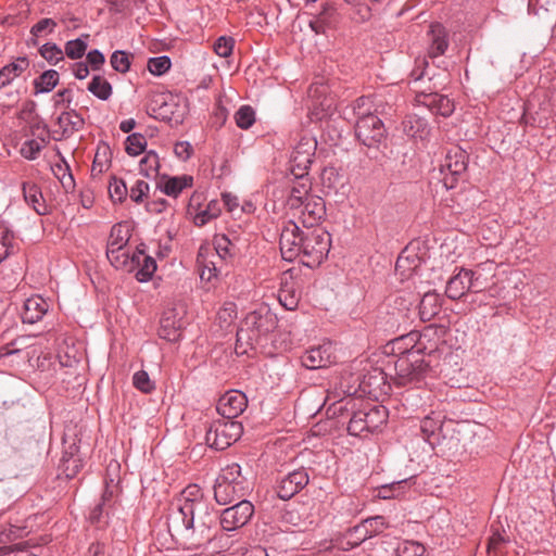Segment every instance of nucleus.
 I'll list each match as a JSON object with an SVG mask.
<instances>
[{"label": "nucleus", "mask_w": 556, "mask_h": 556, "mask_svg": "<svg viewBox=\"0 0 556 556\" xmlns=\"http://www.w3.org/2000/svg\"><path fill=\"white\" fill-rule=\"evenodd\" d=\"M215 516L207 504L186 506L185 513H169L167 528L172 538L188 548L203 545L212 538Z\"/></svg>", "instance_id": "1"}, {"label": "nucleus", "mask_w": 556, "mask_h": 556, "mask_svg": "<svg viewBox=\"0 0 556 556\" xmlns=\"http://www.w3.org/2000/svg\"><path fill=\"white\" fill-rule=\"evenodd\" d=\"M309 180H300L291 189L287 200L289 214L306 229H313L326 214L325 202L320 197L309 193Z\"/></svg>", "instance_id": "2"}, {"label": "nucleus", "mask_w": 556, "mask_h": 556, "mask_svg": "<svg viewBox=\"0 0 556 556\" xmlns=\"http://www.w3.org/2000/svg\"><path fill=\"white\" fill-rule=\"evenodd\" d=\"M276 326L277 316L267 306H261L250 312L238 329L237 351L241 350L240 353H245L247 349H243V346L253 348L262 338L271 332Z\"/></svg>", "instance_id": "3"}, {"label": "nucleus", "mask_w": 556, "mask_h": 556, "mask_svg": "<svg viewBox=\"0 0 556 556\" xmlns=\"http://www.w3.org/2000/svg\"><path fill=\"white\" fill-rule=\"evenodd\" d=\"M330 245V235L326 230L321 228L306 229L300 250L303 264L308 267L320 265L329 253Z\"/></svg>", "instance_id": "4"}, {"label": "nucleus", "mask_w": 556, "mask_h": 556, "mask_svg": "<svg viewBox=\"0 0 556 556\" xmlns=\"http://www.w3.org/2000/svg\"><path fill=\"white\" fill-rule=\"evenodd\" d=\"M242 426L233 420H217L206 430V443L216 450H225L236 442L242 434Z\"/></svg>", "instance_id": "5"}, {"label": "nucleus", "mask_w": 556, "mask_h": 556, "mask_svg": "<svg viewBox=\"0 0 556 556\" xmlns=\"http://www.w3.org/2000/svg\"><path fill=\"white\" fill-rule=\"evenodd\" d=\"M317 142L313 138L303 137L291 154V170L300 180H308L305 175L313 162Z\"/></svg>", "instance_id": "6"}, {"label": "nucleus", "mask_w": 556, "mask_h": 556, "mask_svg": "<svg viewBox=\"0 0 556 556\" xmlns=\"http://www.w3.org/2000/svg\"><path fill=\"white\" fill-rule=\"evenodd\" d=\"M468 156L465 150L459 147H453L446 151L445 157L440 165L442 174H450L451 178H443L446 188H453L457 177L467 169Z\"/></svg>", "instance_id": "7"}, {"label": "nucleus", "mask_w": 556, "mask_h": 556, "mask_svg": "<svg viewBox=\"0 0 556 556\" xmlns=\"http://www.w3.org/2000/svg\"><path fill=\"white\" fill-rule=\"evenodd\" d=\"M355 134L364 146L376 147L384 139L386 129L378 116L369 115L357 119Z\"/></svg>", "instance_id": "8"}, {"label": "nucleus", "mask_w": 556, "mask_h": 556, "mask_svg": "<svg viewBox=\"0 0 556 556\" xmlns=\"http://www.w3.org/2000/svg\"><path fill=\"white\" fill-rule=\"evenodd\" d=\"M387 527L388 525L382 516L367 518L353 529L349 530L346 534V544L351 547L357 546L367 539L380 534L384 529H387Z\"/></svg>", "instance_id": "9"}, {"label": "nucleus", "mask_w": 556, "mask_h": 556, "mask_svg": "<svg viewBox=\"0 0 556 556\" xmlns=\"http://www.w3.org/2000/svg\"><path fill=\"white\" fill-rule=\"evenodd\" d=\"M254 513V506L249 501H240L236 505L223 510L220 526L226 531L239 529L248 523Z\"/></svg>", "instance_id": "10"}, {"label": "nucleus", "mask_w": 556, "mask_h": 556, "mask_svg": "<svg viewBox=\"0 0 556 556\" xmlns=\"http://www.w3.org/2000/svg\"><path fill=\"white\" fill-rule=\"evenodd\" d=\"M128 242V233L123 225H115L111 230L108 242L106 255L110 262L116 267H123L128 264V254L124 248Z\"/></svg>", "instance_id": "11"}, {"label": "nucleus", "mask_w": 556, "mask_h": 556, "mask_svg": "<svg viewBox=\"0 0 556 556\" xmlns=\"http://www.w3.org/2000/svg\"><path fill=\"white\" fill-rule=\"evenodd\" d=\"M304 233L305 231H301L299 225L293 220H289L283 226L279 244L285 260L292 261L295 256L300 255Z\"/></svg>", "instance_id": "12"}, {"label": "nucleus", "mask_w": 556, "mask_h": 556, "mask_svg": "<svg viewBox=\"0 0 556 556\" xmlns=\"http://www.w3.org/2000/svg\"><path fill=\"white\" fill-rule=\"evenodd\" d=\"M223 261L217 258V253L211 245H201L197 257L200 278L205 281L216 278L222 270Z\"/></svg>", "instance_id": "13"}, {"label": "nucleus", "mask_w": 556, "mask_h": 556, "mask_svg": "<svg viewBox=\"0 0 556 556\" xmlns=\"http://www.w3.org/2000/svg\"><path fill=\"white\" fill-rule=\"evenodd\" d=\"M248 400L240 391L226 392L217 403V412L226 419L232 420L241 415L247 408Z\"/></svg>", "instance_id": "14"}, {"label": "nucleus", "mask_w": 556, "mask_h": 556, "mask_svg": "<svg viewBox=\"0 0 556 556\" xmlns=\"http://www.w3.org/2000/svg\"><path fill=\"white\" fill-rule=\"evenodd\" d=\"M301 362L308 369L327 367L334 362L333 346L331 343H324L311 348L302 355Z\"/></svg>", "instance_id": "15"}, {"label": "nucleus", "mask_w": 556, "mask_h": 556, "mask_svg": "<svg viewBox=\"0 0 556 556\" xmlns=\"http://www.w3.org/2000/svg\"><path fill=\"white\" fill-rule=\"evenodd\" d=\"M412 356H414V353L400 357L395 363L396 383L400 386H406L419 380L422 365L418 359L413 361Z\"/></svg>", "instance_id": "16"}, {"label": "nucleus", "mask_w": 556, "mask_h": 556, "mask_svg": "<svg viewBox=\"0 0 556 556\" xmlns=\"http://www.w3.org/2000/svg\"><path fill=\"white\" fill-rule=\"evenodd\" d=\"M182 326L184 323L179 317V312L176 308L167 309L161 318L159 334L164 340L178 341L181 337Z\"/></svg>", "instance_id": "17"}, {"label": "nucleus", "mask_w": 556, "mask_h": 556, "mask_svg": "<svg viewBox=\"0 0 556 556\" xmlns=\"http://www.w3.org/2000/svg\"><path fill=\"white\" fill-rule=\"evenodd\" d=\"M307 483V472L305 470H295L281 479L277 488V494L281 500H289L300 492Z\"/></svg>", "instance_id": "18"}, {"label": "nucleus", "mask_w": 556, "mask_h": 556, "mask_svg": "<svg viewBox=\"0 0 556 556\" xmlns=\"http://www.w3.org/2000/svg\"><path fill=\"white\" fill-rule=\"evenodd\" d=\"M416 101L427 106L431 112L442 115L450 116L454 111V103L445 96L439 93H418Z\"/></svg>", "instance_id": "19"}, {"label": "nucleus", "mask_w": 556, "mask_h": 556, "mask_svg": "<svg viewBox=\"0 0 556 556\" xmlns=\"http://www.w3.org/2000/svg\"><path fill=\"white\" fill-rule=\"evenodd\" d=\"M22 190L26 203L31 206L38 215L49 214V206L43 199L40 188L36 184L24 181L22 184Z\"/></svg>", "instance_id": "20"}, {"label": "nucleus", "mask_w": 556, "mask_h": 556, "mask_svg": "<svg viewBox=\"0 0 556 556\" xmlns=\"http://www.w3.org/2000/svg\"><path fill=\"white\" fill-rule=\"evenodd\" d=\"M49 309V304L41 296H31L24 303L22 319L27 324L40 320Z\"/></svg>", "instance_id": "21"}, {"label": "nucleus", "mask_w": 556, "mask_h": 556, "mask_svg": "<svg viewBox=\"0 0 556 556\" xmlns=\"http://www.w3.org/2000/svg\"><path fill=\"white\" fill-rule=\"evenodd\" d=\"M245 485H236L216 480L214 486V496L219 505H227L232 501L244 496Z\"/></svg>", "instance_id": "22"}, {"label": "nucleus", "mask_w": 556, "mask_h": 556, "mask_svg": "<svg viewBox=\"0 0 556 556\" xmlns=\"http://www.w3.org/2000/svg\"><path fill=\"white\" fill-rule=\"evenodd\" d=\"M428 35L431 41L428 51L429 56L437 58L439 55H442L448 46L447 34L445 28L439 23L432 24L430 26Z\"/></svg>", "instance_id": "23"}, {"label": "nucleus", "mask_w": 556, "mask_h": 556, "mask_svg": "<svg viewBox=\"0 0 556 556\" xmlns=\"http://www.w3.org/2000/svg\"><path fill=\"white\" fill-rule=\"evenodd\" d=\"M468 275L469 269H460L458 274L450 278L445 289V293L450 299L458 300L470 291Z\"/></svg>", "instance_id": "24"}, {"label": "nucleus", "mask_w": 556, "mask_h": 556, "mask_svg": "<svg viewBox=\"0 0 556 556\" xmlns=\"http://www.w3.org/2000/svg\"><path fill=\"white\" fill-rule=\"evenodd\" d=\"M130 262L139 267L136 273V277L139 281L149 280L156 269L154 258L147 255L143 251H137L134 253Z\"/></svg>", "instance_id": "25"}, {"label": "nucleus", "mask_w": 556, "mask_h": 556, "mask_svg": "<svg viewBox=\"0 0 556 556\" xmlns=\"http://www.w3.org/2000/svg\"><path fill=\"white\" fill-rule=\"evenodd\" d=\"M403 129L405 134L412 138H419L425 140L430 132L427 121L416 114L408 115L403 122Z\"/></svg>", "instance_id": "26"}, {"label": "nucleus", "mask_w": 556, "mask_h": 556, "mask_svg": "<svg viewBox=\"0 0 556 556\" xmlns=\"http://www.w3.org/2000/svg\"><path fill=\"white\" fill-rule=\"evenodd\" d=\"M192 182L193 178L191 176L184 175L164 178L159 187L165 194L176 198L184 189L190 188Z\"/></svg>", "instance_id": "27"}, {"label": "nucleus", "mask_w": 556, "mask_h": 556, "mask_svg": "<svg viewBox=\"0 0 556 556\" xmlns=\"http://www.w3.org/2000/svg\"><path fill=\"white\" fill-rule=\"evenodd\" d=\"M202 491L198 485H189L181 492L180 497L178 500V505L175 508H173L170 513H179L182 515L185 513L186 506H194L195 504H206L202 500Z\"/></svg>", "instance_id": "28"}, {"label": "nucleus", "mask_w": 556, "mask_h": 556, "mask_svg": "<svg viewBox=\"0 0 556 556\" xmlns=\"http://www.w3.org/2000/svg\"><path fill=\"white\" fill-rule=\"evenodd\" d=\"M29 63L27 59L21 58L16 62H13L0 71V88L8 86L13 79L21 76L24 73Z\"/></svg>", "instance_id": "29"}, {"label": "nucleus", "mask_w": 556, "mask_h": 556, "mask_svg": "<svg viewBox=\"0 0 556 556\" xmlns=\"http://www.w3.org/2000/svg\"><path fill=\"white\" fill-rule=\"evenodd\" d=\"M111 164V150L108 144H100L97 148L94 159L92 162L91 174L92 176L101 175L106 172Z\"/></svg>", "instance_id": "30"}, {"label": "nucleus", "mask_w": 556, "mask_h": 556, "mask_svg": "<svg viewBox=\"0 0 556 556\" xmlns=\"http://www.w3.org/2000/svg\"><path fill=\"white\" fill-rule=\"evenodd\" d=\"M362 412L371 432L378 430L387 420V409L384 406H370L362 409Z\"/></svg>", "instance_id": "31"}, {"label": "nucleus", "mask_w": 556, "mask_h": 556, "mask_svg": "<svg viewBox=\"0 0 556 556\" xmlns=\"http://www.w3.org/2000/svg\"><path fill=\"white\" fill-rule=\"evenodd\" d=\"M88 90L101 100H108L112 94L111 84L102 76H94L88 85Z\"/></svg>", "instance_id": "32"}, {"label": "nucleus", "mask_w": 556, "mask_h": 556, "mask_svg": "<svg viewBox=\"0 0 556 556\" xmlns=\"http://www.w3.org/2000/svg\"><path fill=\"white\" fill-rule=\"evenodd\" d=\"M160 167L159 156L154 151L144 154L139 163V170L146 177H152L157 174Z\"/></svg>", "instance_id": "33"}, {"label": "nucleus", "mask_w": 556, "mask_h": 556, "mask_svg": "<svg viewBox=\"0 0 556 556\" xmlns=\"http://www.w3.org/2000/svg\"><path fill=\"white\" fill-rule=\"evenodd\" d=\"M211 248L216 251L218 260H225L235 253V243L226 235L215 236Z\"/></svg>", "instance_id": "34"}, {"label": "nucleus", "mask_w": 556, "mask_h": 556, "mask_svg": "<svg viewBox=\"0 0 556 556\" xmlns=\"http://www.w3.org/2000/svg\"><path fill=\"white\" fill-rule=\"evenodd\" d=\"M15 241L14 233L7 225L0 223V263L8 257Z\"/></svg>", "instance_id": "35"}, {"label": "nucleus", "mask_w": 556, "mask_h": 556, "mask_svg": "<svg viewBox=\"0 0 556 556\" xmlns=\"http://www.w3.org/2000/svg\"><path fill=\"white\" fill-rule=\"evenodd\" d=\"M217 480L236 485H245V480L241 476V467L236 463L226 466Z\"/></svg>", "instance_id": "36"}, {"label": "nucleus", "mask_w": 556, "mask_h": 556, "mask_svg": "<svg viewBox=\"0 0 556 556\" xmlns=\"http://www.w3.org/2000/svg\"><path fill=\"white\" fill-rule=\"evenodd\" d=\"M348 431L351 435L355 437L363 435V433L365 432H371L362 409L354 413L353 416L351 417L348 425Z\"/></svg>", "instance_id": "37"}, {"label": "nucleus", "mask_w": 556, "mask_h": 556, "mask_svg": "<svg viewBox=\"0 0 556 556\" xmlns=\"http://www.w3.org/2000/svg\"><path fill=\"white\" fill-rule=\"evenodd\" d=\"M58 81L59 73L54 70H49L42 73L35 81V87L37 91L49 92L56 86Z\"/></svg>", "instance_id": "38"}, {"label": "nucleus", "mask_w": 556, "mask_h": 556, "mask_svg": "<svg viewBox=\"0 0 556 556\" xmlns=\"http://www.w3.org/2000/svg\"><path fill=\"white\" fill-rule=\"evenodd\" d=\"M287 516H289V521L293 522L294 526L306 527L313 523V520H309V507L305 504L288 510Z\"/></svg>", "instance_id": "39"}, {"label": "nucleus", "mask_w": 556, "mask_h": 556, "mask_svg": "<svg viewBox=\"0 0 556 556\" xmlns=\"http://www.w3.org/2000/svg\"><path fill=\"white\" fill-rule=\"evenodd\" d=\"M420 315L425 319H430L432 316L438 314L440 307L438 304V298L434 293H426L420 301Z\"/></svg>", "instance_id": "40"}, {"label": "nucleus", "mask_w": 556, "mask_h": 556, "mask_svg": "<svg viewBox=\"0 0 556 556\" xmlns=\"http://www.w3.org/2000/svg\"><path fill=\"white\" fill-rule=\"evenodd\" d=\"M220 214V206L217 201H211L205 210L198 212L194 217V224L197 226H203L208 220L216 218Z\"/></svg>", "instance_id": "41"}, {"label": "nucleus", "mask_w": 556, "mask_h": 556, "mask_svg": "<svg viewBox=\"0 0 556 556\" xmlns=\"http://www.w3.org/2000/svg\"><path fill=\"white\" fill-rule=\"evenodd\" d=\"M300 301V293L287 285L283 286L279 291L280 304L289 311L296 308Z\"/></svg>", "instance_id": "42"}, {"label": "nucleus", "mask_w": 556, "mask_h": 556, "mask_svg": "<svg viewBox=\"0 0 556 556\" xmlns=\"http://www.w3.org/2000/svg\"><path fill=\"white\" fill-rule=\"evenodd\" d=\"M45 144H46L45 139H41L40 141L37 139L26 140L22 144V147L20 149V153L23 157H25L27 160H36L38 157L40 151L45 147Z\"/></svg>", "instance_id": "43"}, {"label": "nucleus", "mask_w": 556, "mask_h": 556, "mask_svg": "<svg viewBox=\"0 0 556 556\" xmlns=\"http://www.w3.org/2000/svg\"><path fill=\"white\" fill-rule=\"evenodd\" d=\"M353 114L357 117V119L363 118L365 116L375 115L374 103L370 97H359L352 104Z\"/></svg>", "instance_id": "44"}, {"label": "nucleus", "mask_w": 556, "mask_h": 556, "mask_svg": "<svg viewBox=\"0 0 556 556\" xmlns=\"http://www.w3.org/2000/svg\"><path fill=\"white\" fill-rule=\"evenodd\" d=\"M235 119L238 127L248 129L255 122V112L251 106L243 105L236 112Z\"/></svg>", "instance_id": "45"}, {"label": "nucleus", "mask_w": 556, "mask_h": 556, "mask_svg": "<svg viewBox=\"0 0 556 556\" xmlns=\"http://www.w3.org/2000/svg\"><path fill=\"white\" fill-rule=\"evenodd\" d=\"M147 147V140L141 134H132L126 139V152L129 155H138L144 151Z\"/></svg>", "instance_id": "46"}, {"label": "nucleus", "mask_w": 556, "mask_h": 556, "mask_svg": "<svg viewBox=\"0 0 556 556\" xmlns=\"http://www.w3.org/2000/svg\"><path fill=\"white\" fill-rule=\"evenodd\" d=\"M128 190L122 179L112 178L109 184V194L114 202H123L127 197Z\"/></svg>", "instance_id": "47"}, {"label": "nucleus", "mask_w": 556, "mask_h": 556, "mask_svg": "<svg viewBox=\"0 0 556 556\" xmlns=\"http://www.w3.org/2000/svg\"><path fill=\"white\" fill-rule=\"evenodd\" d=\"M344 2L354 8V18L357 22H365L370 18L371 10L367 0H344Z\"/></svg>", "instance_id": "48"}, {"label": "nucleus", "mask_w": 556, "mask_h": 556, "mask_svg": "<svg viewBox=\"0 0 556 556\" xmlns=\"http://www.w3.org/2000/svg\"><path fill=\"white\" fill-rule=\"evenodd\" d=\"M59 123L65 128L71 127L72 131H77L84 126V119L74 111L62 113L59 117Z\"/></svg>", "instance_id": "49"}, {"label": "nucleus", "mask_w": 556, "mask_h": 556, "mask_svg": "<svg viewBox=\"0 0 556 556\" xmlns=\"http://www.w3.org/2000/svg\"><path fill=\"white\" fill-rule=\"evenodd\" d=\"M425 546L415 541H405L397 548V556H425Z\"/></svg>", "instance_id": "50"}, {"label": "nucleus", "mask_w": 556, "mask_h": 556, "mask_svg": "<svg viewBox=\"0 0 556 556\" xmlns=\"http://www.w3.org/2000/svg\"><path fill=\"white\" fill-rule=\"evenodd\" d=\"M469 289L471 292H481L486 289L489 285V278L483 276L479 270L469 269Z\"/></svg>", "instance_id": "51"}, {"label": "nucleus", "mask_w": 556, "mask_h": 556, "mask_svg": "<svg viewBox=\"0 0 556 556\" xmlns=\"http://www.w3.org/2000/svg\"><path fill=\"white\" fill-rule=\"evenodd\" d=\"M132 383L136 389L143 393H150L154 389V383L144 370L137 371L132 377Z\"/></svg>", "instance_id": "52"}, {"label": "nucleus", "mask_w": 556, "mask_h": 556, "mask_svg": "<svg viewBox=\"0 0 556 556\" xmlns=\"http://www.w3.org/2000/svg\"><path fill=\"white\" fill-rule=\"evenodd\" d=\"M87 49V43L81 39L77 38L75 40H71L65 45V53L70 59H79L81 58Z\"/></svg>", "instance_id": "53"}, {"label": "nucleus", "mask_w": 556, "mask_h": 556, "mask_svg": "<svg viewBox=\"0 0 556 556\" xmlns=\"http://www.w3.org/2000/svg\"><path fill=\"white\" fill-rule=\"evenodd\" d=\"M148 68L153 75H163L170 68V60L167 56L152 58L148 62Z\"/></svg>", "instance_id": "54"}, {"label": "nucleus", "mask_w": 556, "mask_h": 556, "mask_svg": "<svg viewBox=\"0 0 556 556\" xmlns=\"http://www.w3.org/2000/svg\"><path fill=\"white\" fill-rule=\"evenodd\" d=\"M235 46V40L231 37L222 36L219 37L213 48L217 55L227 58L231 54Z\"/></svg>", "instance_id": "55"}, {"label": "nucleus", "mask_w": 556, "mask_h": 556, "mask_svg": "<svg viewBox=\"0 0 556 556\" xmlns=\"http://www.w3.org/2000/svg\"><path fill=\"white\" fill-rule=\"evenodd\" d=\"M111 65L119 73H126L130 67L129 55L124 51H115L111 56Z\"/></svg>", "instance_id": "56"}, {"label": "nucleus", "mask_w": 556, "mask_h": 556, "mask_svg": "<svg viewBox=\"0 0 556 556\" xmlns=\"http://www.w3.org/2000/svg\"><path fill=\"white\" fill-rule=\"evenodd\" d=\"M40 54L43 59L53 64L63 60V51L56 45H43L40 49Z\"/></svg>", "instance_id": "57"}, {"label": "nucleus", "mask_w": 556, "mask_h": 556, "mask_svg": "<svg viewBox=\"0 0 556 556\" xmlns=\"http://www.w3.org/2000/svg\"><path fill=\"white\" fill-rule=\"evenodd\" d=\"M149 185L144 180H137L130 188L129 197L136 203H141L148 197Z\"/></svg>", "instance_id": "58"}, {"label": "nucleus", "mask_w": 556, "mask_h": 556, "mask_svg": "<svg viewBox=\"0 0 556 556\" xmlns=\"http://www.w3.org/2000/svg\"><path fill=\"white\" fill-rule=\"evenodd\" d=\"M237 316V307L232 302L226 303L218 312L220 323L230 324Z\"/></svg>", "instance_id": "59"}, {"label": "nucleus", "mask_w": 556, "mask_h": 556, "mask_svg": "<svg viewBox=\"0 0 556 556\" xmlns=\"http://www.w3.org/2000/svg\"><path fill=\"white\" fill-rule=\"evenodd\" d=\"M80 460L77 457L71 456L63 459V472L67 478H73L79 471Z\"/></svg>", "instance_id": "60"}, {"label": "nucleus", "mask_w": 556, "mask_h": 556, "mask_svg": "<svg viewBox=\"0 0 556 556\" xmlns=\"http://www.w3.org/2000/svg\"><path fill=\"white\" fill-rule=\"evenodd\" d=\"M56 23L52 18H42L31 27V35L39 36L42 31H52Z\"/></svg>", "instance_id": "61"}, {"label": "nucleus", "mask_w": 556, "mask_h": 556, "mask_svg": "<svg viewBox=\"0 0 556 556\" xmlns=\"http://www.w3.org/2000/svg\"><path fill=\"white\" fill-rule=\"evenodd\" d=\"M503 543H505L504 535L498 530L493 531L489 539L488 553L496 554Z\"/></svg>", "instance_id": "62"}, {"label": "nucleus", "mask_w": 556, "mask_h": 556, "mask_svg": "<svg viewBox=\"0 0 556 556\" xmlns=\"http://www.w3.org/2000/svg\"><path fill=\"white\" fill-rule=\"evenodd\" d=\"M174 152L177 157L182 161L188 160L192 154V147L187 141L177 142L174 148Z\"/></svg>", "instance_id": "63"}, {"label": "nucleus", "mask_w": 556, "mask_h": 556, "mask_svg": "<svg viewBox=\"0 0 556 556\" xmlns=\"http://www.w3.org/2000/svg\"><path fill=\"white\" fill-rule=\"evenodd\" d=\"M87 61L93 70H98L104 63V55L99 50H92L87 54Z\"/></svg>", "instance_id": "64"}]
</instances>
